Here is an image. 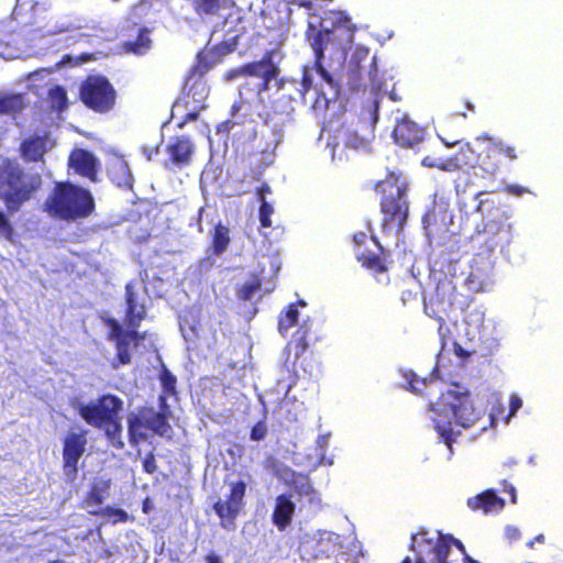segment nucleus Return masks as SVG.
I'll return each mask as SVG.
<instances>
[{"instance_id":"nucleus-24","label":"nucleus","mask_w":563,"mask_h":563,"mask_svg":"<svg viewBox=\"0 0 563 563\" xmlns=\"http://www.w3.org/2000/svg\"><path fill=\"white\" fill-rule=\"evenodd\" d=\"M52 146L49 132L40 134H32L24 137L19 146V153L24 161L40 162L43 161L47 150Z\"/></svg>"},{"instance_id":"nucleus-35","label":"nucleus","mask_w":563,"mask_h":563,"mask_svg":"<svg viewBox=\"0 0 563 563\" xmlns=\"http://www.w3.org/2000/svg\"><path fill=\"white\" fill-rule=\"evenodd\" d=\"M47 101L51 109L64 112L69 107L67 89L60 86V84H55V86L48 89Z\"/></svg>"},{"instance_id":"nucleus-27","label":"nucleus","mask_w":563,"mask_h":563,"mask_svg":"<svg viewBox=\"0 0 563 563\" xmlns=\"http://www.w3.org/2000/svg\"><path fill=\"white\" fill-rule=\"evenodd\" d=\"M467 506L471 509H482L484 512L499 511L506 506L503 497H499L494 488H487L484 493L477 494L467 499Z\"/></svg>"},{"instance_id":"nucleus-32","label":"nucleus","mask_w":563,"mask_h":563,"mask_svg":"<svg viewBox=\"0 0 563 563\" xmlns=\"http://www.w3.org/2000/svg\"><path fill=\"white\" fill-rule=\"evenodd\" d=\"M231 243L230 230L224 223H216L211 233V247L216 255H221Z\"/></svg>"},{"instance_id":"nucleus-64","label":"nucleus","mask_w":563,"mask_h":563,"mask_svg":"<svg viewBox=\"0 0 563 563\" xmlns=\"http://www.w3.org/2000/svg\"><path fill=\"white\" fill-rule=\"evenodd\" d=\"M296 305L298 306H306L305 300H297Z\"/></svg>"},{"instance_id":"nucleus-57","label":"nucleus","mask_w":563,"mask_h":563,"mask_svg":"<svg viewBox=\"0 0 563 563\" xmlns=\"http://www.w3.org/2000/svg\"><path fill=\"white\" fill-rule=\"evenodd\" d=\"M243 107V102H234L232 103L230 110H229V114L230 117L233 119V117L235 115V113L239 112V110H241Z\"/></svg>"},{"instance_id":"nucleus-47","label":"nucleus","mask_w":563,"mask_h":563,"mask_svg":"<svg viewBox=\"0 0 563 563\" xmlns=\"http://www.w3.org/2000/svg\"><path fill=\"white\" fill-rule=\"evenodd\" d=\"M505 537L509 542H516V540H520L521 532L517 526H506Z\"/></svg>"},{"instance_id":"nucleus-3","label":"nucleus","mask_w":563,"mask_h":563,"mask_svg":"<svg viewBox=\"0 0 563 563\" xmlns=\"http://www.w3.org/2000/svg\"><path fill=\"white\" fill-rule=\"evenodd\" d=\"M430 408L434 411L432 419L434 429L441 440L449 446H452L455 440L454 423L468 429V427L475 426L485 415V411L476 406L471 391L460 387V385L443 391Z\"/></svg>"},{"instance_id":"nucleus-18","label":"nucleus","mask_w":563,"mask_h":563,"mask_svg":"<svg viewBox=\"0 0 563 563\" xmlns=\"http://www.w3.org/2000/svg\"><path fill=\"white\" fill-rule=\"evenodd\" d=\"M376 122L357 120L343 129V145L352 150H368L375 139Z\"/></svg>"},{"instance_id":"nucleus-31","label":"nucleus","mask_w":563,"mask_h":563,"mask_svg":"<svg viewBox=\"0 0 563 563\" xmlns=\"http://www.w3.org/2000/svg\"><path fill=\"white\" fill-rule=\"evenodd\" d=\"M151 47L152 37H150V29L147 26L140 29L135 40L122 44L124 52L134 53V55H144Z\"/></svg>"},{"instance_id":"nucleus-14","label":"nucleus","mask_w":563,"mask_h":563,"mask_svg":"<svg viewBox=\"0 0 563 563\" xmlns=\"http://www.w3.org/2000/svg\"><path fill=\"white\" fill-rule=\"evenodd\" d=\"M246 488L247 485L243 479L229 483V493L224 499H218L213 503L212 508L220 518V526L225 529L234 527L236 518L245 506L244 496Z\"/></svg>"},{"instance_id":"nucleus-34","label":"nucleus","mask_w":563,"mask_h":563,"mask_svg":"<svg viewBox=\"0 0 563 563\" xmlns=\"http://www.w3.org/2000/svg\"><path fill=\"white\" fill-rule=\"evenodd\" d=\"M89 515H92L93 517H104L106 522L110 523L128 522V520H133V517L129 516L128 511L115 507L91 508L89 510Z\"/></svg>"},{"instance_id":"nucleus-21","label":"nucleus","mask_w":563,"mask_h":563,"mask_svg":"<svg viewBox=\"0 0 563 563\" xmlns=\"http://www.w3.org/2000/svg\"><path fill=\"white\" fill-rule=\"evenodd\" d=\"M452 220L453 214L449 202H445L443 199H434L423 213V229L430 234V232L445 229Z\"/></svg>"},{"instance_id":"nucleus-6","label":"nucleus","mask_w":563,"mask_h":563,"mask_svg":"<svg viewBox=\"0 0 563 563\" xmlns=\"http://www.w3.org/2000/svg\"><path fill=\"white\" fill-rule=\"evenodd\" d=\"M375 190L380 195L382 228L385 232L394 229L397 234L404 232L409 218V183L402 174L389 172L375 183Z\"/></svg>"},{"instance_id":"nucleus-4","label":"nucleus","mask_w":563,"mask_h":563,"mask_svg":"<svg viewBox=\"0 0 563 563\" xmlns=\"http://www.w3.org/2000/svg\"><path fill=\"white\" fill-rule=\"evenodd\" d=\"M43 186L41 174L25 170L13 157L0 162V200L9 214L20 209L37 195Z\"/></svg>"},{"instance_id":"nucleus-63","label":"nucleus","mask_w":563,"mask_h":563,"mask_svg":"<svg viewBox=\"0 0 563 563\" xmlns=\"http://www.w3.org/2000/svg\"><path fill=\"white\" fill-rule=\"evenodd\" d=\"M472 277H478V276H477V274H474V272H471V274H470V276L467 278V280H470V283L472 280Z\"/></svg>"},{"instance_id":"nucleus-36","label":"nucleus","mask_w":563,"mask_h":563,"mask_svg":"<svg viewBox=\"0 0 563 563\" xmlns=\"http://www.w3.org/2000/svg\"><path fill=\"white\" fill-rule=\"evenodd\" d=\"M25 109V99L22 93L0 95V115L2 113H18Z\"/></svg>"},{"instance_id":"nucleus-45","label":"nucleus","mask_w":563,"mask_h":563,"mask_svg":"<svg viewBox=\"0 0 563 563\" xmlns=\"http://www.w3.org/2000/svg\"><path fill=\"white\" fill-rule=\"evenodd\" d=\"M438 335L441 340V344H446L448 340L451 338V329L445 321V314H441L440 319H438Z\"/></svg>"},{"instance_id":"nucleus-43","label":"nucleus","mask_w":563,"mask_h":563,"mask_svg":"<svg viewBox=\"0 0 563 563\" xmlns=\"http://www.w3.org/2000/svg\"><path fill=\"white\" fill-rule=\"evenodd\" d=\"M142 470L146 474H155L158 470L157 459L154 451H147L142 459Z\"/></svg>"},{"instance_id":"nucleus-20","label":"nucleus","mask_w":563,"mask_h":563,"mask_svg":"<svg viewBox=\"0 0 563 563\" xmlns=\"http://www.w3.org/2000/svg\"><path fill=\"white\" fill-rule=\"evenodd\" d=\"M68 166L81 177L96 181L100 168V161L93 152L87 148H73L68 156Z\"/></svg>"},{"instance_id":"nucleus-44","label":"nucleus","mask_w":563,"mask_h":563,"mask_svg":"<svg viewBox=\"0 0 563 563\" xmlns=\"http://www.w3.org/2000/svg\"><path fill=\"white\" fill-rule=\"evenodd\" d=\"M423 166L439 167L440 169H451L454 161H444L441 157L426 156L422 158Z\"/></svg>"},{"instance_id":"nucleus-33","label":"nucleus","mask_w":563,"mask_h":563,"mask_svg":"<svg viewBox=\"0 0 563 563\" xmlns=\"http://www.w3.org/2000/svg\"><path fill=\"white\" fill-rule=\"evenodd\" d=\"M109 489V482L92 483L86 496L84 497V504L86 506H96V508H102L101 504L104 503Z\"/></svg>"},{"instance_id":"nucleus-46","label":"nucleus","mask_w":563,"mask_h":563,"mask_svg":"<svg viewBox=\"0 0 563 563\" xmlns=\"http://www.w3.org/2000/svg\"><path fill=\"white\" fill-rule=\"evenodd\" d=\"M267 437V424H265L264 420H258L251 430V439L252 440H264Z\"/></svg>"},{"instance_id":"nucleus-28","label":"nucleus","mask_w":563,"mask_h":563,"mask_svg":"<svg viewBox=\"0 0 563 563\" xmlns=\"http://www.w3.org/2000/svg\"><path fill=\"white\" fill-rule=\"evenodd\" d=\"M287 485L299 497H308L310 503H320L321 500L308 474L291 473L287 479Z\"/></svg>"},{"instance_id":"nucleus-25","label":"nucleus","mask_w":563,"mask_h":563,"mask_svg":"<svg viewBox=\"0 0 563 563\" xmlns=\"http://www.w3.org/2000/svg\"><path fill=\"white\" fill-rule=\"evenodd\" d=\"M297 505L291 494H278L272 512V521L279 531H285L292 522Z\"/></svg>"},{"instance_id":"nucleus-37","label":"nucleus","mask_w":563,"mask_h":563,"mask_svg":"<svg viewBox=\"0 0 563 563\" xmlns=\"http://www.w3.org/2000/svg\"><path fill=\"white\" fill-rule=\"evenodd\" d=\"M299 319V310L297 308L296 302H291L286 307L284 311L280 312L278 317V331L283 334L291 329V327L296 325Z\"/></svg>"},{"instance_id":"nucleus-61","label":"nucleus","mask_w":563,"mask_h":563,"mask_svg":"<svg viewBox=\"0 0 563 563\" xmlns=\"http://www.w3.org/2000/svg\"><path fill=\"white\" fill-rule=\"evenodd\" d=\"M151 509H152V504H151V501H150L148 497H146V498L143 500V503H142V510H143L144 512H150V510H151Z\"/></svg>"},{"instance_id":"nucleus-51","label":"nucleus","mask_w":563,"mask_h":563,"mask_svg":"<svg viewBox=\"0 0 563 563\" xmlns=\"http://www.w3.org/2000/svg\"><path fill=\"white\" fill-rule=\"evenodd\" d=\"M235 124V120H232V118H228L223 122L219 123L217 132H230V130L234 129Z\"/></svg>"},{"instance_id":"nucleus-16","label":"nucleus","mask_w":563,"mask_h":563,"mask_svg":"<svg viewBox=\"0 0 563 563\" xmlns=\"http://www.w3.org/2000/svg\"><path fill=\"white\" fill-rule=\"evenodd\" d=\"M195 151V142L188 134L172 136L165 146L167 158L164 161V166L166 169H183L191 164Z\"/></svg>"},{"instance_id":"nucleus-53","label":"nucleus","mask_w":563,"mask_h":563,"mask_svg":"<svg viewBox=\"0 0 563 563\" xmlns=\"http://www.w3.org/2000/svg\"><path fill=\"white\" fill-rule=\"evenodd\" d=\"M522 406V400L518 396H512L510 398V413L514 415V412L518 411L520 407Z\"/></svg>"},{"instance_id":"nucleus-10","label":"nucleus","mask_w":563,"mask_h":563,"mask_svg":"<svg viewBox=\"0 0 563 563\" xmlns=\"http://www.w3.org/2000/svg\"><path fill=\"white\" fill-rule=\"evenodd\" d=\"M118 92L106 75H87L78 87V99L87 109L104 113L114 109Z\"/></svg>"},{"instance_id":"nucleus-22","label":"nucleus","mask_w":563,"mask_h":563,"mask_svg":"<svg viewBox=\"0 0 563 563\" xmlns=\"http://www.w3.org/2000/svg\"><path fill=\"white\" fill-rule=\"evenodd\" d=\"M311 327L309 320H305L301 325L297 328L290 341L287 343L289 355H294L292 367L295 369H308L305 363V354L310 345Z\"/></svg>"},{"instance_id":"nucleus-39","label":"nucleus","mask_w":563,"mask_h":563,"mask_svg":"<svg viewBox=\"0 0 563 563\" xmlns=\"http://www.w3.org/2000/svg\"><path fill=\"white\" fill-rule=\"evenodd\" d=\"M261 287V277L256 276V274H253L249 282H245L242 286L238 287L236 296L240 298V300H251L252 296L255 295L256 291H260Z\"/></svg>"},{"instance_id":"nucleus-9","label":"nucleus","mask_w":563,"mask_h":563,"mask_svg":"<svg viewBox=\"0 0 563 563\" xmlns=\"http://www.w3.org/2000/svg\"><path fill=\"white\" fill-rule=\"evenodd\" d=\"M329 19L331 21L330 29H320L314 32L311 37V47L314 51V64L316 71L320 75L324 84L328 85L333 96H338L340 92V84L333 78V75L327 70L323 66L324 49L328 43L331 41H352L356 26L353 24L346 12L343 11H331Z\"/></svg>"},{"instance_id":"nucleus-26","label":"nucleus","mask_w":563,"mask_h":563,"mask_svg":"<svg viewBox=\"0 0 563 563\" xmlns=\"http://www.w3.org/2000/svg\"><path fill=\"white\" fill-rule=\"evenodd\" d=\"M364 73L367 77V84H369L371 88L374 90L382 89L384 85L383 75H380L377 66V59L375 55L372 57L367 66H362L360 63L352 70V85L354 87H360V85H364Z\"/></svg>"},{"instance_id":"nucleus-40","label":"nucleus","mask_w":563,"mask_h":563,"mask_svg":"<svg viewBox=\"0 0 563 563\" xmlns=\"http://www.w3.org/2000/svg\"><path fill=\"white\" fill-rule=\"evenodd\" d=\"M408 378V388L416 395H424V390L429 383H433V377H418L415 372L410 371L406 374Z\"/></svg>"},{"instance_id":"nucleus-56","label":"nucleus","mask_w":563,"mask_h":563,"mask_svg":"<svg viewBox=\"0 0 563 563\" xmlns=\"http://www.w3.org/2000/svg\"><path fill=\"white\" fill-rule=\"evenodd\" d=\"M301 85L305 90L311 89L312 79H311L310 75L308 74V71H305V74L302 76Z\"/></svg>"},{"instance_id":"nucleus-60","label":"nucleus","mask_w":563,"mask_h":563,"mask_svg":"<svg viewBox=\"0 0 563 563\" xmlns=\"http://www.w3.org/2000/svg\"><path fill=\"white\" fill-rule=\"evenodd\" d=\"M545 537L543 533H539L537 537H534L531 541L528 542V547H533L534 543H544Z\"/></svg>"},{"instance_id":"nucleus-49","label":"nucleus","mask_w":563,"mask_h":563,"mask_svg":"<svg viewBox=\"0 0 563 563\" xmlns=\"http://www.w3.org/2000/svg\"><path fill=\"white\" fill-rule=\"evenodd\" d=\"M368 236L366 233H355L353 235V241L356 244L355 256L357 257V251L363 250L362 246L367 243Z\"/></svg>"},{"instance_id":"nucleus-62","label":"nucleus","mask_w":563,"mask_h":563,"mask_svg":"<svg viewBox=\"0 0 563 563\" xmlns=\"http://www.w3.org/2000/svg\"><path fill=\"white\" fill-rule=\"evenodd\" d=\"M48 563H65L64 560H49Z\"/></svg>"},{"instance_id":"nucleus-13","label":"nucleus","mask_w":563,"mask_h":563,"mask_svg":"<svg viewBox=\"0 0 563 563\" xmlns=\"http://www.w3.org/2000/svg\"><path fill=\"white\" fill-rule=\"evenodd\" d=\"M88 446V430L71 428L63 438V474L68 481H75L79 472L80 459Z\"/></svg>"},{"instance_id":"nucleus-55","label":"nucleus","mask_w":563,"mask_h":563,"mask_svg":"<svg viewBox=\"0 0 563 563\" xmlns=\"http://www.w3.org/2000/svg\"><path fill=\"white\" fill-rule=\"evenodd\" d=\"M267 192H271V186L267 185V183H264L257 188V196L261 201H263V199L266 198Z\"/></svg>"},{"instance_id":"nucleus-11","label":"nucleus","mask_w":563,"mask_h":563,"mask_svg":"<svg viewBox=\"0 0 563 563\" xmlns=\"http://www.w3.org/2000/svg\"><path fill=\"white\" fill-rule=\"evenodd\" d=\"M466 303L464 295L460 294L451 277H440L434 291L424 302V311L432 318H441L442 314H450L452 309L463 307Z\"/></svg>"},{"instance_id":"nucleus-23","label":"nucleus","mask_w":563,"mask_h":563,"mask_svg":"<svg viewBox=\"0 0 563 563\" xmlns=\"http://www.w3.org/2000/svg\"><path fill=\"white\" fill-rule=\"evenodd\" d=\"M371 241L377 247L376 253L374 251H369V249H365L363 251H357V261L362 264V266L366 267L374 273H384L388 272V265L390 263V251H386L385 247L380 244L379 240L376 236H372Z\"/></svg>"},{"instance_id":"nucleus-54","label":"nucleus","mask_w":563,"mask_h":563,"mask_svg":"<svg viewBox=\"0 0 563 563\" xmlns=\"http://www.w3.org/2000/svg\"><path fill=\"white\" fill-rule=\"evenodd\" d=\"M199 117V111H190V112H187L184 117V120L183 122L178 123V126H185L186 123H188V121H195V119H198Z\"/></svg>"},{"instance_id":"nucleus-59","label":"nucleus","mask_w":563,"mask_h":563,"mask_svg":"<svg viewBox=\"0 0 563 563\" xmlns=\"http://www.w3.org/2000/svg\"><path fill=\"white\" fill-rule=\"evenodd\" d=\"M461 554L463 555L465 563H481L479 560L472 559L471 554L467 553L465 545L464 551H461Z\"/></svg>"},{"instance_id":"nucleus-38","label":"nucleus","mask_w":563,"mask_h":563,"mask_svg":"<svg viewBox=\"0 0 563 563\" xmlns=\"http://www.w3.org/2000/svg\"><path fill=\"white\" fill-rule=\"evenodd\" d=\"M191 5L198 15H217L223 7V0H191Z\"/></svg>"},{"instance_id":"nucleus-41","label":"nucleus","mask_w":563,"mask_h":563,"mask_svg":"<svg viewBox=\"0 0 563 563\" xmlns=\"http://www.w3.org/2000/svg\"><path fill=\"white\" fill-rule=\"evenodd\" d=\"M274 213V208L271 202H267L266 199H263L260 207V221L262 227H272L273 220L272 216Z\"/></svg>"},{"instance_id":"nucleus-8","label":"nucleus","mask_w":563,"mask_h":563,"mask_svg":"<svg viewBox=\"0 0 563 563\" xmlns=\"http://www.w3.org/2000/svg\"><path fill=\"white\" fill-rule=\"evenodd\" d=\"M124 408L122 397L117 394H102L96 400L79 405L78 415L89 426L102 429L108 441L115 449H124L121 412Z\"/></svg>"},{"instance_id":"nucleus-48","label":"nucleus","mask_w":563,"mask_h":563,"mask_svg":"<svg viewBox=\"0 0 563 563\" xmlns=\"http://www.w3.org/2000/svg\"><path fill=\"white\" fill-rule=\"evenodd\" d=\"M504 190L506 192H508L509 195H516V196H521V195H525V192H528V188H525V186H520V185H506L504 187Z\"/></svg>"},{"instance_id":"nucleus-42","label":"nucleus","mask_w":563,"mask_h":563,"mask_svg":"<svg viewBox=\"0 0 563 563\" xmlns=\"http://www.w3.org/2000/svg\"><path fill=\"white\" fill-rule=\"evenodd\" d=\"M0 235L5 239H13L14 227L5 211L0 209Z\"/></svg>"},{"instance_id":"nucleus-52","label":"nucleus","mask_w":563,"mask_h":563,"mask_svg":"<svg viewBox=\"0 0 563 563\" xmlns=\"http://www.w3.org/2000/svg\"><path fill=\"white\" fill-rule=\"evenodd\" d=\"M503 490L510 495L511 503H516L517 494L512 483L507 482V479H503Z\"/></svg>"},{"instance_id":"nucleus-5","label":"nucleus","mask_w":563,"mask_h":563,"mask_svg":"<svg viewBox=\"0 0 563 563\" xmlns=\"http://www.w3.org/2000/svg\"><path fill=\"white\" fill-rule=\"evenodd\" d=\"M486 191H477L475 198L478 202L475 207L476 212L483 217V221L478 223L471 234V243L479 249H484V253L490 255L496 249H503L509 244L512 239V227L506 211L497 208L494 199H482Z\"/></svg>"},{"instance_id":"nucleus-19","label":"nucleus","mask_w":563,"mask_h":563,"mask_svg":"<svg viewBox=\"0 0 563 563\" xmlns=\"http://www.w3.org/2000/svg\"><path fill=\"white\" fill-rule=\"evenodd\" d=\"M424 135V129L409 117L399 118L393 130L394 141L405 148H415L417 144L422 143Z\"/></svg>"},{"instance_id":"nucleus-15","label":"nucleus","mask_w":563,"mask_h":563,"mask_svg":"<svg viewBox=\"0 0 563 563\" xmlns=\"http://www.w3.org/2000/svg\"><path fill=\"white\" fill-rule=\"evenodd\" d=\"M478 139H486L489 144L485 147V153L481 154L476 163L482 172L489 177H494L501 167L500 155H504L509 161H516L518 158V151L515 145L501 142V140H494L488 134H482Z\"/></svg>"},{"instance_id":"nucleus-2","label":"nucleus","mask_w":563,"mask_h":563,"mask_svg":"<svg viewBox=\"0 0 563 563\" xmlns=\"http://www.w3.org/2000/svg\"><path fill=\"white\" fill-rule=\"evenodd\" d=\"M161 385L163 393L159 394L158 409L155 406H140L136 411H131L126 418L128 441L131 446L141 454L140 446L151 437L173 438L174 430L170 422L173 410L167 401L168 395H175L177 377L168 368L164 367L161 373Z\"/></svg>"},{"instance_id":"nucleus-58","label":"nucleus","mask_w":563,"mask_h":563,"mask_svg":"<svg viewBox=\"0 0 563 563\" xmlns=\"http://www.w3.org/2000/svg\"><path fill=\"white\" fill-rule=\"evenodd\" d=\"M453 345H454V353L456 355H460L461 357H465V355H468L467 351H465V349H463L462 345H460V343L454 342Z\"/></svg>"},{"instance_id":"nucleus-29","label":"nucleus","mask_w":563,"mask_h":563,"mask_svg":"<svg viewBox=\"0 0 563 563\" xmlns=\"http://www.w3.org/2000/svg\"><path fill=\"white\" fill-rule=\"evenodd\" d=\"M456 547L459 551H465V544L460 539L451 536V533H442L438 531V542L435 544V563H453L450 559L452 547Z\"/></svg>"},{"instance_id":"nucleus-30","label":"nucleus","mask_w":563,"mask_h":563,"mask_svg":"<svg viewBox=\"0 0 563 563\" xmlns=\"http://www.w3.org/2000/svg\"><path fill=\"white\" fill-rule=\"evenodd\" d=\"M108 174L115 186L131 189L134 184V176L132 174L131 167L125 159H122V157L112 161L108 168Z\"/></svg>"},{"instance_id":"nucleus-50","label":"nucleus","mask_w":563,"mask_h":563,"mask_svg":"<svg viewBox=\"0 0 563 563\" xmlns=\"http://www.w3.org/2000/svg\"><path fill=\"white\" fill-rule=\"evenodd\" d=\"M203 561L205 563H225L221 554L216 553V551H208V553L203 555Z\"/></svg>"},{"instance_id":"nucleus-7","label":"nucleus","mask_w":563,"mask_h":563,"mask_svg":"<svg viewBox=\"0 0 563 563\" xmlns=\"http://www.w3.org/2000/svg\"><path fill=\"white\" fill-rule=\"evenodd\" d=\"M96 209V202L90 189L73 185L69 180L55 183L44 202V210L52 218L65 221L88 218Z\"/></svg>"},{"instance_id":"nucleus-1","label":"nucleus","mask_w":563,"mask_h":563,"mask_svg":"<svg viewBox=\"0 0 563 563\" xmlns=\"http://www.w3.org/2000/svg\"><path fill=\"white\" fill-rule=\"evenodd\" d=\"M135 286L133 282L126 283L124 286L125 329L114 317H101L102 322L109 329L107 339L115 344V355L111 361V367L114 369L131 364L132 350L137 349L147 338V331H139V327L147 317L148 309Z\"/></svg>"},{"instance_id":"nucleus-17","label":"nucleus","mask_w":563,"mask_h":563,"mask_svg":"<svg viewBox=\"0 0 563 563\" xmlns=\"http://www.w3.org/2000/svg\"><path fill=\"white\" fill-rule=\"evenodd\" d=\"M438 543V531L432 536L427 528H420L417 533L411 536L409 549L416 552V559L405 556L400 563H427V558L431 563H435V547Z\"/></svg>"},{"instance_id":"nucleus-12","label":"nucleus","mask_w":563,"mask_h":563,"mask_svg":"<svg viewBox=\"0 0 563 563\" xmlns=\"http://www.w3.org/2000/svg\"><path fill=\"white\" fill-rule=\"evenodd\" d=\"M275 55V51H266L260 60H251V63L225 71L224 79L235 80L239 76H257L261 81L256 86V92L261 95L264 90L269 89L271 82L279 74V67L274 60Z\"/></svg>"}]
</instances>
